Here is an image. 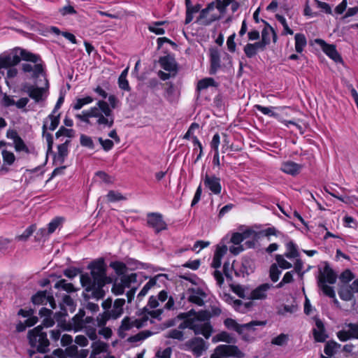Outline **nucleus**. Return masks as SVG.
Returning <instances> with one entry per match:
<instances>
[{"mask_svg": "<svg viewBox=\"0 0 358 358\" xmlns=\"http://www.w3.org/2000/svg\"><path fill=\"white\" fill-rule=\"evenodd\" d=\"M52 312L46 308H42L39 311V315L44 317L41 325H39L28 333V338L30 345L36 348L39 352H45L47 348L49 346V341L47 338V335L43 332V327H51L55 324V320L51 317Z\"/></svg>", "mask_w": 358, "mask_h": 358, "instance_id": "20e7f679", "label": "nucleus"}, {"mask_svg": "<svg viewBox=\"0 0 358 358\" xmlns=\"http://www.w3.org/2000/svg\"><path fill=\"white\" fill-rule=\"evenodd\" d=\"M345 327L348 329L351 338H358V324L350 323Z\"/></svg>", "mask_w": 358, "mask_h": 358, "instance_id": "e2e57ef3", "label": "nucleus"}, {"mask_svg": "<svg viewBox=\"0 0 358 358\" xmlns=\"http://www.w3.org/2000/svg\"><path fill=\"white\" fill-rule=\"evenodd\" d=\"M160 66L165 70L169 72H175L176 71V63L175 59L168 55L161 57L159 61Z\"/></svg>", "mask_w": 358, "mask_h": 358, "instance_id": "473e14b6", "label": "nucleus"}, {"mask_svg": "<svg viewBox=\"0 0 358 358\" xmlns=\"http://www.w3.org/2000/svg\"><path fill=\"white\" fill-rule=\"evenodd\" d=\"M110 266L115 270V273L117 275H122V276L125 275L124 273H126L127 269L126 265L124 263L120 262H111L110 264Z\"/></svg>", "mask_w": 358, "mask_h": 358, "instance_id": "09e8293b", "label": "nucleus"}, {"mask_svg": "<svg viewBox=\"0 0 358 358\" xmlns=\"http://www.w3.org/2000/svg\"><path fill=\"white\" fill-rule=\"evenodd\" d=\"M275 259L278 264L277 266L282 269H288L292 266V264L287 262L282 255H276Z\"/></svg>", "mask_w": 358, "mask_h": 358, "instance_id": "6e6d98bb", "label": "nucleus"}, {"mask_svg": "<svg viewBox=\"0 0 358 358\" xmlns=\"http://www.w3.org/2000/svg\"><path fill=\"white\" fill-rule=\"evenodd\" d=\"M313 333L317 342H324L328 337L323 322L318 318L315 319V327L313 329Z\"/></svg>", "mask_w": 358, "mask_h": 358, "instance_id": "b1692460", "label": "nucleus"}, {"mask_svg": "<svg viewBox=\"0 0 358 358\" xmlns=\"http://www.w3.org/2000/svg\"><path fill=\"white\" fill-rule=\"evenodd\" d=\"M76 117L85 123L95 125L99 129L111 128L115 121L113 112L104 100H99L95 106L76 115Z\"/></svg>", "mask_w": 358, "mask_h": 358, "instance_id": "f03ea898", "label": "nucleus"}, {"mask_svg": "<svg viewBox=\"0 0 358 358\" xmlns=\"http://www.w3.org/2000/svg\"><path fill=\"white\" fill-rule=\"evenodd\" d=\"M244 354L236 345H220L217 346L210 358H242Z\"/></svg>", "mask_w": 358, "mask_h": 358, "instance_id": "0eeeda50", "label": "nucleus"}, {"mask_svg": "<svg viewBox=\"0 0 358 358\" xmlns=\"http://www.w3.org/2000/svg\"><path fill=\"white\" fill-rule=\"evenodd\" d=\"M210 74H215L218 69L220 67V52L216 49H211L210 50Z\"/></svg>", "mask_w": 358, "mask_h": 358, "instance_id": "2f4dec72", "label": "nucleus"}, {"mask_svg": "<svg viewBox=\"0 0 358 358\" xmlns=\"http://www.w3.org/2000/svg\"><path fill=\"white\" fill-rule=\"evenodd\" d=\"M294 39L295 50L297 52L300 53L303 51L304 47L306 45V38L303 34H296L294 36Z\"/></svg>", "mask_w": 358, "mask_h": 358, "instance_id": "a19ab883", "label": "nucleus"}, {"mask_svg": "<svg viewBox=\"0 0 358 358\" xmlns=\"http://www.w3.org/2000/svg\"><path fill=\"white\" fill-rule=\"evenodd\" d=\"M171 353V348L168 347L164 350H159L156 353V357L158 358H170Z\"/></svg>", "mask_w": 358, "mask_h": 358, "instance_id": "774afa93", "label": "nucleus"}, {"mask_svg": "<svg viewBox=\"0 0 358 358\" xmlns=\"http://www.w3.org/2000/svg\"><path fill=\"white\" fill-rule=\"evenodd\" d=\"M111 317L109 315L107 311H104L103 313L99 314L96 317V322L99 327H103L107 321L110 319Z\"/></svg>", "mask_w": 358, "mask_h": 358, "instance_id": "680f3d73", "label": "nucleus"}, {"mask_svg": "<svg viewBox=\"0 0 358 358\" xmlns=\"http://www.w3.org/2000/svg\"><path fill=\"white\" fill-rule=\"evenodd\" d=\"M206 293L199 287H187L181 296V300L187 298L190 303H195L199 306L204 304L203 299L206 298Z\"/></svg>", "mask_w": 358, "mask_h": 358, "instance_id": "f8f14e48", "label": "nucleus"}, {"mask_svg": "<svg viewBox=\"0 0 358 358\" xmlns=\"http://www.w3.org/2000/svg\"><path fill=\"white\" fill-rule=\"evenodd\" d=\"M301 166L292 161H287L282 164L280 170L287 174L296 176L299 173Z\"/></svg>", "mask_w": 358, "mask_h": 358, "instance_id": "cd10ccee", "label": "nucleus"}, {"mask_svg": "<svg viewBox=\"0 0 358 358\" xmlns=\"http://www.w3.org/2000/svg\"><path fill=\"white\" fill-rule=\"evenodd\" d=\"M262 21L265 24V27L262 31V41L266 45H268L271 43V38L273 39V43L277 41V34L274 31L273 28L266 21L262 20Z\"/></svg>", "mask_w": 358, "mask_h": 358, "instance_id": "4be33fe9", "label": "nucleus"}, {"mask_svg": "<svg viewBox=\"0 0 358 358\" xmlns=\"http://www.w3.org/2000/svg\"><path fill=\"white\" fill-rule=\"evenodd\" d=\"M62 218L54 219L48 224V229L47 230L45 229H41V233L43 234H48V235L52 234L56 230V229L59 227V225L62 222Z\"/></svg>", "mask_w": 358, "mask_h": 358, "instance_id": "49530a36", "label": "nucleus"}, {"mask_svg": "<svg viewBox=\"0 0 358 358\" xmlns=\"http://www.w3.org/2000/svg\"><path fill=\"white\" fill-rule=\"evenodd\" d=\"M157 284V278H151L142 288L137 296V299L141 301L148 294V291Z\"/></svg>", "mask_w": 358, "mask_h": 358, "instance_id": "79ce46f5", "label": "nucleus"}, {"mask_svg": "<svg viewBox=\"0 0 358 358\" xmlns=\"http://www.w3.org/2000/svg\"><path fill=\"white\" fill-rule=\"evenodd\" d=\"M145 321L138 320L134 317H125L121 322V324L118 329V335L124 338L127 336L129 331L133 329H139L144 325Z\"/></svg>", "mask_w": 358, "mask_h": 358, "instance_id": "9d476101", "label": "nucleus"}, {"mask_svg": "<svg viewBox=\"0 0 358 358\" xmlns=\"http://www.w3.org/2000/svg\"><path fill=\"white\" fill-rule=\"evenodd\" d=\"M338 295L342 300L348 301L353 299V293L348 286H342L338 292Z\"/></svg>", "mask_w": 358, "mask_h": 358, "instance_id": "c03bdc74", "label": "nucleus"}, {"mask_svg": "<svg viewBox=\"0 0 358 358\" xmlns=\"http://www.w3.org/2000/svg\"><path fill=\"white\" fill-rule=\"evenodd\" d=\"M32 301L34 304L47 305L49 303L52 308H56V303L52 296H47L46 292H40L32 296Z\"/></svg>", "mask_w": 358, "mask_h": 358, "instance_id": "412c9836", "label": "nucleus"}, {"mask_svg": "<svg viewBox=\"0 0 358 358\" xmlns=\"http://www.w3.org/2000/svg\"><path fill=\"white\" fill-rule=\"evenodd\" d=\"M203 185L212 193L219 194L222 190L220 179L215 176L206 174L203 178Z\"/></svg>", "mask_w": 358, "mask_h": 358, "instance_id": "f3484780", "label": "nucleus"}, {"mask_svg": "<svg viewBox=\"0 0 358 358\" xmlns=\"http://www.w3.org/2000/svg\"><path fill=\"white\" fill-rule=\"evenodd\" d=\"M224 324L226 326L227 328L229 329H233L238 332L239 334H242L243 333L244 330H249L252 329L255 326L257 325H264V322H257V321H252L249 323L243 324H238L236 320L231 319V318H227L224 321Z\"/></svg>", "mask_w": 358, "mask_h": 358, "instance_id": "4468645a", "label": "nucleus"}, {"mask_svg": "<svg viewBox=\"0 0 358 358\" xmlns=\"http://www.w3.org/2000/svg\"><path fill=\"white\" fill-rule=\"evenodd\" d=\"M98 140L105 151L110 150L114 145L113 141L110 139L103 140L102 138L100 137L99 138Z\"/></svg>", "mask_w": 358, "mask_h": 358, "instance_id": "338daca9", "label": "nucleus"}, {"mask_svg": "<svg viewBox=\"0 0 358 358\" xmlns=\"http://www.w3.org/2000/svg\"><path fill=\"white\" fill-rule=\"evenodd\" d=\"M216 8L221 13L225 12L227 6L224 4L222 0H215L208 5V6L203 9L200 13L199 22L201 24L209 25L213 21L217 20L219 17L215 15L208 17V12L213 10Z\"/></svg>", "mask_w": 358, "mask_h": 358, "instance_id": "6e6552de", "label": "nucleus"}, {"mask_svg": "<svg viewBox=\"0 0 358 358\" xmlns=\"http://www.w3.org/2000/svg\"><path fill=\"white\" fill-rule=\"evenodd\" d=\"M52 312L46 308H42L39 311V315L44 317L41 325H39L28 333V338L30 345L36 348L39 352H45L47 348L49 346V341L47 338V335L43 332V327H51L55 324V320L51 317Z\"/></svg>", "mask_w": 358, "mask_h": 358, "instance_id": "7ed1b4c3", "label": "nucleus"}, {"mask_svg": "<svg viewBox=\"0 0 358 358\" xmlns=\"http://www.w3.org/2000/svg\"><path fill=\"white\" fill-rule=\"evenodd\" d=\"M22 70L24 72L31 73L33 77H38L40 74L43 73V66L41 64L34 63L31 64H23Z\"/></svg>", "mask_w": 358, "mask_h": 358, "instance_id": "e433bc0d", "label": "nucleus"}, {"mask_svg": "<svg viewBox=\"0 0 358 358\" xmlns=\"http://www.w3.org/2000/svg\"><path fill=\"white\" fill-rule=\"evenodd\" d=\"M281 274V271L279 270L277 264H273L270 267L269 275L273 282H277L279 279V276Z\"/></svg>", "mask_w": 358, "mask_h": 358, "instance_id": "4d7b16f0", "label": "nucleus"}, {"mask_svg": "<svg viewBox=\"0 0 358 358\" xmlns=\"http://www.w3.org/2000/svg\"><path fill=\"white\" fill-rule=\"evenodd\" d=\"M19 51L22 59L25 61H29L33 63H36L39 59L37 55H34L29 52H27L25 50L19 49Z\"/></svg>", "mask_w": 358, "mask_h": 358, "instance_id": "603ef678", "label": "nucleus"}, {"mask_svg": "<svg viewBox=\"0 0 358 358\" xmlns=\"http://www.w3.org/2000/svg\"><path fill=\"white\" fill-rule=\"evenodd\" d=\"M288 341V336L285 334H280L278 336L273 338L271 340V343L273 345L282 346L287 343Z\"/></svg>", "mask_w": 358, "mask_h": 358, "instance_id": "bf43d9fd", "label": "nucleus"}, {"mask_svg": "<svg viewBox=\"0 0 358 358\" xmlns=\"http://www.w3.org/2000/svg\"><path fill=\"white\" fill-rule=\"evenodd\" d=\"M24 90L28 93L29 96L36 101H39L43 94V88L36 87L34 86L24 87Z\"/></svg>", "mask_w": 358, "mask_h": 358, "instance_id": "4c0bfd02", "label": "nucleus"}, {"mask_svg": "<svg viewBox=\"0 0 358 358\" xmlns=\"http://www.w3.org/2000/svg\"><path fill=\"white\" fill-rule=\"evenodd\" d=\"M71 324L65 322H59L57 328L50 331V338L55 341H57L61 336L62 330H71Z\"/></svg>", "mask_w": 358, "mask_h": 358, "instance_id": "c9c22d12", "label": "nucleus"}, {"mask_svg": "<svg viewBox=\"0 0 358 358\" xmlns=\"http://www.w3.org/2000/svg\"><path fill=\"white\" fill-rule=\"evenodd\" d=\"M17 52V50H16ZM20 62V57L15 53H9L0 56V69L15 66Z\"/></svg>", "mask_w": 358, "mask_h": 358, "instance_id": "aec40b11", "label": "nucleus"}, {"mask_svg": "<svg viewBox=\"0 0 358 358\" xmlns=\"http://www.w3.org/2000/svg\"><path fill=\"white\" fill-rule=\"evenodd\" d=\"M354 274L348 269L345 270L340 275L341 282L347 283L354 279Z\"/></svg>", "mask_w": 358, "mask_h": 358, "instance_id": "0e129e2a", "label": "nucleus"}, {"mask_svg": "<svg viewBox=\"0 0 358 358\" xmlns=\"http://www.w3.org/2000/svg\"><path fill=\"white\" fill-rule=\"evenodd\" d=\"M70 141L66 140L64 143L59 145L57 147L58 153L55 157V161L58 164H63L65 158L68 155V145Z\"/></svg>", "mask_w": 358, "mask_h": 358, "instance_id": "f704fd0d", "label": "nucleus"}, {"mask_svg": "<svg viewBox=\"0 0 358 358\" xmlns=\"http://www.w3.org/2000/svg\"><path fill=\"white\" fill-rule=\"evenodd\" d=\"M227 247L225 245H217L211 263L212 267L217 268L221 266L222 258L227 252Z\"/></svg>", "mask_w": 358, "mask_h": 358, "instance_id": "c85d7f7f", "label": "nucleus"}, {"mask_svg": "<svg viewBox=\"0 0 358 358\" xmlns=\"http://www.w3.org/2000/svg\"><path fill=\"white\" fill-rule=\"evenodd\" d=\"M226 301L232 305L235 310L241 313H245L253 306V303L251 301L244 303L242 301L234 299L229 295L226 296Z\"/></svg>", "mask_w": 358, "mask_h": 358, "instance_id": "5701e85b", "label": "nucleus"}, {"mask_svg": "<svg viewBox=\"0 0 358 358\" xmlns=\"http://www.w3.org/2000/svg\"><path fill=\"white\" fill-rule=\"evenodd\" d=\"M255 232L252 230H246L243 233H234L231 238V242L234 245H241V243L246 238L254 236Z\"/></svg>", "mask_w": 358, "mask_h": 358, "instance_id": "72a5a7b5", "label": "nucleus"}, {"mask_svg": "<svg viewBox=\"0 0 358 358\" xmlns=\"http://www.w3.org/2000/svg\"><path fill=\"white\" fill-rule=\"evenodd\" d=\"M6 137L13 140V144L16 152L29 153V148L15 130L8 129L6 132Z\"/></svg>", "mask_w": 358, "mask_h": 358, "instance_id": "2eb2a0df", "label": "nucleus"}, {"mask_svg": "<svg viewBox=\"0 0 358 358\" xmlns=\"http://www.w3.org/2000/svg\"><path fill=\"white\" fill-rule=\"evenodd\" d=\"M336 281V275L330 268L329 264H326L323 271H321L318 278V287L322 290L323 293L330 298L335 299L336 294L332 287L327 283L334 284Z\"/></svg>", "mask_w": 358, "mask_h": 358, "instance_id": "423d86ee", "label": "nucleus"}, {"mask_svg": "<svg viewBox=\"0 0 358 358\" xmlns=\"http://www.w3.org/2000/svg\"><path fill=\"white\" fill-rule=\"evenodd\" d=\"M168 299L167 292L164 290L161 291L157 296H151L149 299L147 307L150 309H154L159 306V302H164Z\"/></svg>", "mask_w": 358, "mask_h": 358, "instance_id": "7c9ffc66", "label": "nucleus"}, {"mask_svg": "<svg viewBox=\"0 0 358 358\" xmlns=\"http://www.w3.org/2000/svg\"><path fill=\"white\" fill-rule=\"evenodd\" d=\"M147 224L152 228L155 233L167 229V224L164 220L163 215L159 213H150L147 215Z\"/></svg>", "mask_w": 358, "mask_h": 358, "instance_id": "ddd939ff", "label": "nucleus"}, {"mask_svg": "<svg viewBox=\"0 0 358 358\" xmlns=\"http://www.w3.org/2000/svg\"><path fill=\"white\" fill-rule=\"evenodd\" d=\"M232 337L226 331H222L215 336H214L212 338L213 343H217V342H226L228 343H230L232 341Z\"/></svg>", "mask_w": 358, "mask_h": 358, "instance_id": "de8ad7c7", "label": "nucleus"}, {"mask_svg": "<svg viewBox=\"0 0 358 358\" xmlns=\"http://www.w3.org/2000/svg\"><path fill=\"white\" fill-rule=\"evenodd\" d=\"M137 273H132L129 275H124L119 279L115 280L112 292L115 295H121L124 292L126 288L130 287L132 283L136 282Z\"/></svg>", "mask_w": 358, "mask_h": 358, "instance_id": "1a4fd4ad", "label": "nucleus"}, {"mask_svg": "<svg viewBox=\"0 0 358 358\" xmlns=\"http://www.w3.org/2000/svg\"><path fill=\"white\" fill-rule=\"evenodd\" d=\"M88 268L91 270L90 274L80 275V283L90 295L85 294V298H93L96 300L104 297L105 292L103 287L107 282L106 274V265L103 259H99L89 264Z\"/></svg>", "mask_w": 358, "mask_h": 358, "instance_id": "f257e3e1", "label": "nucleus"}, {"mask_svg": "<svg viewBox=\"0 0 358 358\" xmlns=\"http://www.w3.org/2000/svg\"><path fill=\"white\" fill-rule=\"evenodd\" d=\"M94 101V99L92 96H87L83 98L77 99L72 107L74 110H80L84 106L90 104Z\"/></svg>", "mask_w": 358, "mask_h": 358, "instance_id": "37998d69", "label": "nucleus"}, {"mask_svg": "<svg viewBox=\"0 0 358 358\" xmlns=\"http://www.w3.org/2000/svg\"><path fill=\"white\" fill-rule=\"evenodd\" d=\"M216 83L213 78H206L200 80L196 86V89L198 91H201L208 88L210 86H215Z\"/></svg>", "mask_w": 358, "mask_h": 358, "instance_id": "a18cd8bd", "label": "nucleus"}, {"mask_svg": "<svg viewBox=\"0 0 358 358\" xmlns=\"http://www.w3.org/2000/svg\"><path fill=\"white\" fill-rule=\"evenodd\" d=\"M125 300L124 299H117L115 300L110 310H107L108 313L109 314L112 319H117L122 315L123 306Z\"/></svg>", "mask_w": 358, "mask_h": 358, "instance_id": "393cba45", "label": "nucleus"}, {"mask_svg": "<svg viewBox=\"0 0 358 358\" xmlns=\"http://www.w3.org/2000/svg\"><path fill=\"white\" fill-rule=\"evenodd\" d=\"M340 345L335 341L328 342L324 347V353L328 356L333 355Z\"/></svg>", "mask_w": 358, "mask_h": 358, "instance_id": "5fc2aeb1", "label": "nucleus"}, {"mask_svg": "<svg viewBox=\"0 0 358 358\" xmlns=\"http://www.w3.org/2000/svg\"><path fill=\"white\" fill-rule=\"evenodd\" d=\"M287 252L285 256L288 259L296 258L299 257L297 246L293 241H289L286 244Z\"/></svg>", "mask_w": 358, "mask_h": 358, "instance_id": "ea45409f", "label": "nucleus"}, {"mask_svg": "<svg viewBox=\"0 0 358 358\" xmlns=\"http://www.w3.org/2000/svg\"><path fill=\"white\" fill-rule=\"evenodd\" d=\"M1 156L3 162V165L1 167L0 171L1 172H7L8 169L6 166H12L16 158L14 153L11 151L3 149L1 150Z\"/></svg>", "mask_w": 358, "mask_h": 358, "instance_id": "c756f323", "label": "nucleus"}, {"mask_svg": "<svg viewBox=\"0 0 358 358\" xmlns=\"http://www.w3.org/2000/svg\"><path fill=\"white\" fill-rule=\"evenodd\" d=\"M55 287L57 289H61L68 293L74 292L77 290L72 283L68 282L67 280L64 279H62L57 281L55 285Z\"/></svg>", "mask_w": 358, "mask_h": 358, "instance_id": "58836bf2", "label": "nucleus"}, {"mask_svg": "<svg viewBox=\"0 0 358 358\" xmlns=\"http://www.w3.org/2000/svg\"><path fill=\"white\" fill-rule=\"evenodd\" d=\"M35 230V227L34 225L29 226L24 231L18 236H15V240L18 241L25 242L28 240V238L32 235Z\"/></svg>", "mask_w": 358, "mask_h": 358, "instance_id": "3c124183", "label": "nucleus"}, {"mask_svg": "<svg viewBox=\"0 0 358 358\" xmlns=\"http://www.w3.org/2000/svg\"><path fill=\"white\" fill-rule=\"evenodd\" d=\"M80 144L84 147H87L90 149L94 148V144L91 137L82 134L80 136Z\"/></svg>", "mask_w": 358, "mask_h": 358, "instance_id": "052dcab7", "label": "nucleus"}, {"mask_svg": "<svg viewBox=\"0 0 358 358\" xmlns=\"http://www.w3.org/2000/svg\"><path fill=\"white\" fill-rule=\"evenodd\" d=\"M315 43L319 45L323 52L335 62H342V58L336 50L334 45L327 44L324 40L319 38L315 40Z\"/></svg>", "mask_w": 358, "mask_h": 358, "instance_id": "dca6fc26", "label": "nucleus"}, {"mask_svg": "<svg viewBox=\"0 0 358 358\" xmlns=\"http://www.w3.org/2000/svg\"><path fill=\"white\" fill-rule=\"evenodd\" d=\"M233 292L236 294L241 298H245L247 296V293L248 292V289L247 287L240 285H235L232 287Z\"/></svg>", "mask_w": 358, "mask_h": 358, "instance_id": "13d9d810", "label": "nucleus"}, {"mask_svg": "<svg viewBox=\"0 0 358 358\" xmlns=\"http://www.w3.org/2000/svg\"><path fill=\"white\" fill-rule=\"evenodd\" d=\"M92 353L95 355H99L101 352H106L107 350L108 345L101 341L94 342L92 345Z\"/></svg>", "mask_w": 358, "mask_h": 358, "instance_id": "864d4df0", "label": "nucleus"}, {"mask_svg": "<svg viewBox=\"0 0 358 358\" xmlns=\"http://www.w3.org/2000/svg\"><path fill=\"white\" fill-rule=\"evenodd\" d=\"M179 317L185 319L186 327L194 331L195 334H201L206 339L209 338L213 332V327L208 320H203L198 317V312L190 310L187 313L179 315Z\"/></svg>", "mask_w": 358, "mask_h": 358, "instance_id": "39448f33", "label": "nucleus"}, {"mask_svg": "<svg viewBox=\"0 0 358 358\" xmlns=\"http://www.w3.org/2000/svg\"><path fill=\"white\" fill-rule=\"evenodd\" d=\"M255 108H257L259 111H260L264 115H266L271 117H273L275 118L279 117V115L275 112L273 111V109L275 108L274 107H265L262 106L261 105L257 104L255 106Z\"/></svg>", "mask_w": 358, "mask_h": 358, "instance_id": "8fccbe9b", "label": "nucleus"}, {"mask_svg": "<svg viewBox=\"0 0 358 358\" xmlns=\"http://www.w3.org/2000/svg\"><path fill=\"white\" fill-rule=\"evenodd\" d=\"M187 329L184 321L176 329L168 331L165 335L166 338H172L178 341H183L187 338L185 329Z\"/></svg>", "mask_w": 358, "mask_h": 358, "instance_id": "6ab92c4d", "label": "nucleus"}, {"mask_svg": "<svg viewBox=\"0 0 358 358\" xmlns=\"http://www.w3.org/2000/svg\"><path fill=\"white\" fill-rule=\"evenodd\" d=\"M150 335V334L148 331H142L138 334H137L135 336H131L128 338V341L130 342H137L141 340H143L148 337Z\"/></svg>", "mask_w": 358, "mask_h": 358, "instance_id": "69168bd1", "label": "nucleus"}, {"mask_svg": "<svg viewBox=\"0 0 358 358\" xmlns=\"http://www.w3.org/2000/svg\"><path fill=\"white\" fill-rule=\"evenodd\" d=\"M272 287L273 285L269 283L260 285L250 292L249 299L251 300H264L267 297L268 291Z\"/></svg>", "mask_w": 358, "mask_h": 358, "instance_id": "a211bd4d", "label": "nucleus"}, {"mask_svg": "<svg viewBox=\"0 0 358 358\" xmlns=\"http://www.w3.org/2000/svg\"><path fill=\"white\" fill-rule=\"evenodd\" d=\"M59 113H54L53 111L48 115V118L44 121L43 125V132L45 133L47 129L54 131L59 123Z\"/></svg>", "mask_w": 358, "mask_h": 358, "instance_id": "bb28decb", "label": "nucleus"}, {"mask_svg": "<svg viewBox=\"0 0 358 358\" xmlns=\"http://www.w3.org/2000/svg\"><path fill=\"white\" fill-rule=\"evenodd\" d=\"M180 348L191 351L194 355L200 357L208 349V346L203 338L195 337L182 344Z\"/></svg>", "mask_w": 358, "mask_h": 358, "instance_id": "9b49d317", "label": "nucleus"}, {"mask_svg": "<svg viewBox=\"0 0 358 358\" xmlns=\"http://www.w3.org/2000/svg\"><path fill=\"white\" fill-rule=\"evenodd\" d=\"M222 313L219 305L214 304L210 306L209 310H200L198 312L199 318L203 320H210L213 317L219 316Z\"/></svg>", "mask_w": 358, "mask_h": 358, "instance_id": "a878e982", "label": "nucleus"}]
</instances>
